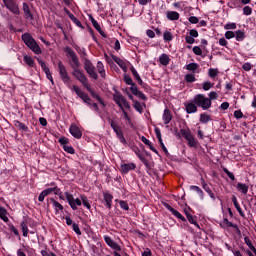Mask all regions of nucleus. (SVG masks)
I'll return each instance as SVG.
<instances>
[{
	"label": "nucleus",
	"mask_w": 256,
	"mask_h": 256,
	"mask_svg": "<svg viewBox=\"0 0 256 256\" xmlns=\"http://www.w3.org/2000/svg\"><path fill=\"white\" fill-rule=\"evenodd\" d=\"M66 53L69 55V57H71V61L73 63L71 65L73 69V77H75V79H77V81H79L83 85V87H85V89L89 91V93H91V85L89 84V79L87 78V76H85L83 70L79 69L81 67V62H79L77 54H75V51H73L71 47H66Z\"/></svg>",
	"instance_id": "obj_1"
},
{
	"label": "nucleus",
	"mask_w": 256,
	"mask_h": 256,
	"mask_svg": "<svg viewBox=\"0 0 256 256\" xmlns=\"http://www.w3.org/2000/svg\"><path fill=\"white\" fill-rule=\"evenodd\" d=\"M22 41L27 47H29V49H31V51H33V53H35L36 55H41V47H39V44H37V41L33 39V36H31V34L24 33L22 35Z\"/></svg>",
	"instance_id": "obj_2"
},
{
	"label": "nucleus",
	"mask_w": 256,
	"mask_h": 256,
	"mask_svg": "<svg viewBox=\"0 0 256 256\" xmlns=\"http://www.w3.org/2000/svg\"><path fill=\"white\" fill-rule=\"evenodd\" d=\"M193 103H195L197 107H201L204 111L211 107V100L203 94H197L193 99Z\"/></svg>",
	"instance_id": "obj_3"
},
{
	"label": "nucleus",
	"mask_w": 256,
	"mask_h": 256,
	"mask_svg": "<svg viewBox=\"0 0 256 256\" xmlns=\"http://www.w3.org/2000/svg\"><path fill=\"white\" fill-rule=\"evenodd\" d=\"M58 71H59L60 79L63 81V83L68 87H70V89H72L71 77H69V74L67 73V68L65 67V65H63V62L61 61L58 63Z\"/></svg>",
	"instance_id": "obj_4"
},
{
	"label": "nucleus",
	"mask_w": 256,
	"mask_h": 256,
	"mask_svg": "<svg viewBox=\"0 0 256 256\" xmlns=\"http://www.w3.org/2000/svg\"><path fill=\"white\" fill-rule=\"evenodd\" d=\"M84 69L86 73L91 77L92 79H99V75L95 71V66H93V63H91V60L84 58Z\"/></svg>",
	"instance_id": "obj_5"
},
{
	"label": "nucleus",
	"mask_w": 256,
	"mask_h": 256,
	"mask_svg": "<svg viewBox=\"0 0 256 256\" xmlns=\"http://www.w3.org/2000/svg\"><path fill=\"white\" fill-rule=\"evenodd\" d=\"M113 100L115 101V103L118 105V107H120V109H131V105H129V102L127 101V99H125V96L116 93L113 95Z\"/></svg>",
	"instance_id": "obj_6"
},
{
	"label": "nucleus",
	"mask_w": 256,
	"mask_h": 256,
	"mask_svg": "<svg viewBox=\"0 0 256 256\" xmlns=\"http://www.w3.org/2000/svg\"><path fill=\"white\" fill-rule=\"evenodd\" d=\"M110 126L113 129L114 133L116 134L117 139H119L120 143H127V140L125 139V136L123 135V130L121 129V126H119L115 121H110Z\"/></svg>",
	"instance_id": "obj_7"
},
{
	"label": "nucleus",
	"mask_w": 256,
	"mask_h": 256,
	"mask_svg": "<svg viewBox=\"0 0 256 256\" xmlns=\"http://www.w3.org/2000/svg\"><path fill=\"white\" fill-rule=\"evenodd\" d=\"M180 133H181L182 137H184V139H186V141H188V144L191 147H197V140H195V137L191 133V130L181 129Z\"/></svg>",
	"instance_id": "obj_8"
},
{
	"label": "nucleus",
	"mask_w": 256,
	"mask_h": 256,
	"mask_svg": "<svg viewBox=\"0 0 256 256\" xmlns=\"http://www.w3.org/2000/svg\"><path fill=\"white\" fill-rule=\"evenodd\" d=\"M71 90L74 91L76 95H78V97H80V99L84 101V103H86L87 105H91V98L89 97V95L81 91V89L78 86L73 85Z\"/></svg>",
	"instance_id": "obj_9"
},
{
	"label": "nucleus",
	"mask_w": 256,
	"mask_h": 256,
	"mask_svg": "<svg viewBox=\"0 0 256 256\" xmlns=\"http://www.w3.org/2000/svg\"><path fill=\"white\" fill-rule=\"evenodd\" d=\"M5 7H7L11 13L14 15H19L21 12L19 11V5L15 0H3Z\"/></svg>",
	"instance_id": "obj_10"
},
{
	"label": "nucleus",
	"mask_w": 256,
	"mask_h": 256,
	"mask_svg": "<svg viewBox=\"0 0 256 256\" xmlns=\"http://www.w3.org/2000/svg\"><path fill=\"white\" fill-rule=\"evenodd\" d=\"M69 131L72 137L75 139H81V137H83V132H81V129H79V127H77L75 124L70 126Z\"/></svg>",
	"instance_id": "obj_11"
},
{
	"label": "nucleus",
	"mask_w": 256,
	"mask_h": 256,
	"mask_svg": "<svg viewBox=\"0 0 256 256\" xmlns=\"http://www.w3.org/2000/svg\"><path fill=\"white\" fill-rule=\"evenodd\" d=\"M104 241L108 245V247H111V249H114V251H121V246L117 244L111 237L104 236Z\"/></svg>",
	"instance_id": "obj_12"
},
{
	"label": "nucleus",
	"mask_w": 256,
	"mask_h": 256,
	"mask_svg": "<svg viewBox=\"0 0 256 256\" xmlns=\"http://www.w3.org/2000/svg\"><path fill=\"white\" fill-rule=\"evenodd\" d=\"M130 71H131L133 77L136 79V81H138V85L143 87V89H147V84L143 82V80L141 79V76H139V73L137 72L135 67L132 66L130 68Z\"/></svg>",
	"instance_id": "obj_13"
},
{
	"label": "nucleus",
	"mask_w": 256,
	"mask_h": 256,
	"mask_svg": "<svg viewBox=\"0 0 256 256\" xmlns=\"http://www.w3.org/2000/svg\"><path fill=\"white\" fill-rule=\"evenodd\" d=\"M112 59L120 66V69H122L124 73H127V62H125V60L117 57L116 55H112Z\"/></svg>",
	"instance_id": "obj_14"
},
{
	"label": "nucleus",
	"mask_w": 256,
	"mask_h": 256,
	"mask_svg": "<svg viewBox=\"0 0 256 256\" xmlns=\"http://www.w3.org/2000/svg\"><path fill=\"white\" fill-rule=\"evenodd\" d=\"M130 91L131 93H133L136 97H139V99H142V101H147V96L139 91V89L137 88V86H132L130 87Z\"/></svg>",
	"instance_id": "obj_15"
},
{
	"label": "nucleus",
	"mask_w": 256,
	"mask_h": 256,
	"mask_svg": "<svg viewBox=\"0 0 256 256\" xmlns=\"http://www.w3.org/2000/svg\"><path fill=\"white\" fill-rule=\"evenodd\" d=\"M162 119H163L165 125H169V123H171V120L173 119V114H171L170 109L166 108L164 110Z\"/></svg>",
	"instance_id": "obj_16"
},
{
	"label": "nucleus",
	"mask_w": 256,
	"mask_h": 256,
	"mask_svg": "<svg viewBox=\"0 0 256 256\" xmlns=\"http://www.w3.org/2000/svg\"><path fill=\"white\" fill-rule=\"evenodd\" d=\"M71 209H73V211H77V206L75 205V198L73 197L72 194H70L69 192H65L64 193Z\"/></svg>",
	"instance_id": "obj_17"
},
{
	"label": "nucleus",
	"mask_w": 256,
	"mask_h": 256,
	"mask_svg": "<svg viewBox=\"0 0 256 256\" xmlns=\"http://www.w3.org/2000/svg\"><path fill=\"white\" fill-rule=\"evenodd\" d=\"M89 19H90L94 29H96V31H98V33H100V35H102V37H107V35H105V32H103V30L101 29V26L99 25L97 20H95V18H93V16H90Z\"/></svg>",
	"instance_id": "obj_18"
},
{
	"label": "nucleus",
	"mask_w": 256,
	"mask_h": 256,
	"mask_svg": "<svg viewBox=\"0 0 256 256\" xmlns=\"http://www.w3.org/2000/svg\"><path fill=\"white\" fill-rule=\"evenodd\" d=\"M23 11L26 19H30V21H33V13H31V9L29 8V5L27 3H23Z\"/></svg>",
	"instance_id": "obj_19"
},
{
	"label": "nucleus",
	"mask_w": 256,
	"mask_h": 256,
	"mask_svg": "<svg viewBox=\"0 0 256 256\" xmlns=\"http://www.w3.org/2000/svg\"><path fill=\"white\" fill-rule=\"evenodd\" d=\"M50 201L52 203V206L55 209V214L58 215L59 211L63 212V205L59 203L57 200L50 198Z\"/></svg>",
	"instance_id": "obj_20"
},
{
	"label": "nucleus",
	"mask_w": 256,
	"mask_h": 256,
	"mask_svg": "<svg viewBox=\"0 0 256 256\" xmlns=\"http://www.w3.org/2000/svg\"><path fill=\"white\" fill-rule=\"evenodd\" d=\"M236 188L243 195H247V193L249 192V186H247V184H244L241 182H238V184L236 185Z\"/></svg>",
	"instance_id": "obj_21"
},
{
	"label": "nucleus",
	"mask_w": 256,
	"mask_h": 256,
	"mask_svg": "<svg viewBox=\"0 0 256 256\" xmlns=\"http://www.w3.org/2000/svg\"><path fill=\"white\" fill-rule=\"evenodd\" d=\"M232 203L234 204V207L238 211L239 215L241 217H245V213H243V210L241 209V206L239 205V202L237 201L236 196H232Z\"/></svg>",
	"instance_id": "obj_22"
},
{
	"label": "nucleus",
	"mask_w": 256,
	"mask_h": 256,
	"mask_svg": "<svg viewBox=\"0 0 256 256\" xmlns=\"http://www.w3.org/2000/svg\"><path fill=\"white\" fill-rule=\"evenodd\" d=\"M185 107H186V113L188 114L197 113V104H195V102L185 104Z\"/></svg>",
	"instance_id": "obj_23"
},
{
	"label": "nucleus",
	"mask_w": 256,
	"mask_h": 256,
	"mask_svg": "<svg viewBox=\"0 0 256 256\" xmlns=\"http://www.w3.org/2000/svg\"><path fill=\"white\" fill-rule=\"evenodd\" d=\"M141 141H142V143H144V145H147L149 147V149H151L153 151V153H156V155L159 153L157 151V149L154 148V146L151 143V141H149V139H147L145 136L141 137Z\"/></svg>",
	"instance_id": "obj_24"
},
{
	"label": "nucleus",
	"mask_w": 256,
	"mask_h": 256,
	"mask_svg": "<svg viewBox=\"0 0 256 256\" xmlns=\"http://www.w3.org/2000/svg\"><path fill=\"white\" fill-rule=\"evenodd\" d=\"M135 167H137L135 163L122 164L121 170L123 171V173H127L128 171H133Z\"/></svg>",
	"instance_id": "obj_25"
},
{
	"label": "nucleus",
	"mask_w": 256,
	"mask_h": 256,
	"mask_svg": "<svg viewBox=\"0 0 256 256\" xmlns=\"http://www.w3.org/2000/svg\"><path fill=\"white\" fill-rule=\"evenodd\" d=\"M104 201L106 203V207L108 209H111V203H113V195H111L110 193H104Z\"/></svg>",
	"instance_id": "obj_26"
},
{
	"label": "nucleus",
	"mask_w": 256,
	"mask_h": 256,
	"mask_svg": "<svg viewBox=\"0 0 256 256\" xmlns=\"http://www.w3.org/2000/svg\"><path fill=\"white\" fill-rule=\"evenodd\" d=\"M166 17L169 19V21H178L179 14L176 11H168Z\"/></svg>",
	"instance_id": "obj_27"
},
{
	"label": "nucleus",
	"mask_w": 256,
	"mask_h": 256,
	"mask_svg": "<svg viewBox=\"0 0 256 256\" xmlns=\"http://www.w3.org/2000/svg\"><path fill=\"white\" fill-rule=\"evenodd\" d=\"M159 61L161 63V65H164V67H167V65H169L171 58H169V55L167 54H162L159 57Z\"/></svg>",
	"instance_id": "obj_28"
},
{
	"label": "nucleus",
	"mask_w": 256,
	"mask_h": 256,
	"mask_svg": "<svg viewBox=\"0 0 256 256\" xmlns=\"http://www.w3.org/2000/svg\"><path fill=\"white\" fill-rule=\"evenodd\" d=\"M14 127L19 129V131H24V132L29 131V127H27V125L21 123L19 120L14 121Z\"/></svg>",
	"instance_id": "obj_29"
},
{
	"label": "nucleus",
	"mask_w": 256,
	"mask_h": 256,
	"mask_svg": "<svg viewBox=\"0 0 256 256\" xmlns=\"http://www.w3.org/2000/svg\"><path fill=\"white\" fill-rule=\"evenodd\" d=\"M96 68L102 79H105V66L103 65V62L98 61Z\"/></svg>",
	"instance_id": "obj_30"
},
{
	"label": "nucleus",
	"mask_w": 256,
	"mask_h": 256,
	"mask_svg": "<svg viewBox=\"0 0 256 256\" xmlns=\"http://www.w3.org/2000/svg\"><path fill=\"white\" fill-rule=\"evenodd\" d=\"M20 227H21L22 232H23V237H27L29 235V227L27 226V219H24L21 222Z\"/></svg>",
	"instance_id": "obj_31"
},
{
	"label": "nucleus",
	"mask_w": 256,
	"mask_h": 256,
	"mask_svg": "<svg viewBox=\"0 0 256 256\" xmlns=\"http://www.w3.org/2000/svg\"><path fill=\"white\" fill-rule=\"evenodd\" d=\"M0 219L5 223H9V217H7V210L0 206Z\"/></svg>",
	"instance_id": "obj_32"
},
{
	"label": "nucleus",
	"mask_w": 256,
	"mask_h": 256,
	"mask_svg": "<svg viewBox=\"0 0 256 256\" xmlns=\"http://www.w3.org/2000/svg\"><path fill=\"white\" fill-rule=\"evenodd\" d=\"M202 187L204 189V191H206V193H208L209 197L211 199H213V201H215V194L213 193V191L211 190V188H209V185H207V183H203Z\"/></svg>",
	"instance_id": "obj_33"
},
{
	"label": "nucleus",
	"mask_w": 256,
	"mask_h": 256,
	"mask_svg": "<svg viewBox=\"0 0 256 256\" xmlns=\"http://www.w3.org/2000/svg\"><path fill=\"white\" fill-rule=\"evenodd\" d=\"M135 153L137 157L140 159V161H142V163H144L147 167V165H149V162L147 161V158H145V155H143V153H141L139 149H137Z\"/></svg>",
	"instance_id": "obj_34"
},
{
	"label": "nucleus",
	"mask_w": 256,
	"mask_h": 256,
	"mask_svg": "<svg viewBox=\"0 0 256 256\" xmlns=\"http://www.w3.org/2000/svg\"><path fill=\"white\" fill-rule=\"evenodd\" d=\"M185 69H187V71H192V73H195V71H197L199 69V64L190 63L185 66Z\"/></svg>",
	"instance_id": "obj_35"
},
{
	"label": "nucleus",
	"mask_w": 256,
	"mask_h": 256,
	"mask_svg": "<svg viewBox=\"0 0 256 256\" xmlns=\"http://www.w3.org/2000/svg\"><path fill=\"white\" fill-rule=\"evenodd\" d=\"M75 49L77 53H79L80 57L85 61V59H87V52L85 51V48L76 46Z\"/></svg>",
	"instance_id": "obj_36"
},
{
	"label": "nucleus",
	"mask_w": 256,
	"mask_h": 256,
	"mask_svg": "<svg viewBox=\"0 0 256 256\" xmlns=\"http://www.w3.org/2000/svg\"><path fill=\"white\" fill-rule=\"evenodd\" d=\"M184 79L186 83H195L197 81L194 74H186Z\"/></svg>",
	"instance_id": "obj_37"
},
{
	"label": "nucleus",
	"mask_w": 256,
	"mask_h": 256,
	"mask_svg": "<svg viewBox=\"0 0 256 256\" xmlns=\"http://www.w3.org/2000/svg\"><path fill=\"white\" fill-rule=\"evenodd\" d=\"M124 82L126 83V85H131V87H137V85H135V83H133V78H131V76L125 74L124 75Z\"/></svg>",
	"instance_id": "obj_38"
},
{
	"label": "nucleus",
	"mask_w": 256,
	"mask_h": 256,
	"mask_svg": "<svg viewBox=\"0 0 256 256\" xmlns=\"http://www.w3.org/2000/svg\"><path fill=\"white\" fill-rule=\"evenodd\" d=\"M24 62L29 67H34L35 66V60H33V58H31L30 56H24Z\"/></svg>",
	"instance_id": "obj_39"
},
{
	"label": "nucleus",
	"mask_w": 256,
	"mask_h": 256,
	"mask_svg": "<svg viewBox=\"0 0 256 256\" xmlns=\"http://www.w3.org/2000/svg\"><path fill=\"white\" fill-rule=\"evenodd\" d=\"M172 215H174V217H177V219H181V221H184V223H187V219H185V217L179 213V211L177 210H172Z\"/></svg>",
	"instance_id": "obj_40"
},
{
	"label": "nucleus",
	"mask_w": 256,
	"mask_h": 256,
	"mask_svg": "<svg viewBox=\"0 0 256 256\" xmlns=\"http://www.w3.org/2000/svg\"><path fill=\"white\" fill-rule=\"evenodd\" d=\"M209 121H211V117H209V115L206 113H202L200 115V123H209Z\"/></svg>",
	"instance_id": "obj_41"
},
{
	"label": "nucleus",
	"mask_w": 256,
	"mask_h": 256,
	"mask_svg": "<svg viewBox=\"0 0 256 256\" xmlns=\"http://www.w3.org/2000/svg\"><path fill=\"white\" fill-rule=\"evenodd\" d=\"M187 220L189 221V223H191L192 225H195V227H197L198 229L200 228L199 227V224L197 223V220L195 219V216L193 215H188L187 217Z\"/></svg>",
	"instance_id": "obj_42"
},
{
	"label": "nucleus",
	"mask_w": 256,
	"mask_h": 256,
	"mask_svg": "<svg viewBox=\"0 0 256 256\" xmlns=\"http://www.w3.org/2000/svg\"><path fill=\"white\" fill-rule=\"evenodd\" d=\"M191 191H196L198 193L199 197L203 199V190L199 188V186H190Z\"/></svg>",
	"instance_id": "obj_43"
},
{
	"label": "nucleus",
	"mask_w": 256,
	"mask_h": 256,
	"mask_svg": "<svg viewBox=\"0 0 256 256\" xmlns=\"http://www.w3.org/2000/svg\"><path fill=\"white\" fill-rule=\"evenodd\" d=\"M223 224L226 225L227 227H233V229H238L237 224H233V222H230L227 218L223 220Z\"/></svg>",
	"instance_id": "obj_44"
},
{
	"label": "nucleus",
	"mask_w": 256,
	"mask_h": 256,
	"mask_svg": "<svg viewBox=\"0 0 256 256\" xmlns=\"http://www.w3.org/2000/svg\"><path fill=\"white\" fill-rule=\"evenodd\" d=\"M63 149H64V151H66V153H69L70 155L75 154V149L73 148V146L64 145Z\"/></svg>",
	"instance_id": "obj_45"
},
{
	"label": "nucleus",
	"mask_w": 256,
	"mask_h": 256,
	"mask_svg": "<svg viewBox=\"0 0 256 256\" xmlns=\"http://www.w3.org/2000/svg\"><path fill=\"white\" fill-rule=\"evenodd\" d=\"M91 95L92 97H94V99H97V101H99V103L101 105H103V107H105V102H103V99H101V96H99L98 94H95V92L93 90H91Z\"/></svg>",
	"instance_id": "obj_46"
},
{
	"label": "nucleus",
	"mask_w": 256,
	"mask_h": 256,
	"mask_svg": "<svg viewBox=\"0 0 256 256\" xmlns=\"http://www.w3.org/2000/svg\"><path fill=\"white\" fill-rule=\"evenodd\" d=\"M245 39V33L241 30L236 32V41H243Z\"/></svg>",
	"instance_id": "obj_47"
},
{
	"label": "nucleus",
	"mask_w": 256,
	"mask_h": 256,
	"mask_svg": "<svg viewBox=\"0 0 256 256\" xmlns=\"http://www.w3.org/2000/svg\"><path fill=\"white\" fill-rule=\"evenodd\" d=\"M81 200L85 208L91 209V204L89 203V199H87V197L81 196Z\"/></svg>",
	"instance_id": "obj_48"
},
{
	"label": "nucleus",
	"mask_w": 256,
	"mask_h": 256,
	"mask_svg": "<svg viewBox=\"0 0 256 256\" xmlns=\"http://www.w3.org/2000/svg\"><path fill=\"white\" fill-rule=\"evenodd\" d=\"M134 109H136L138 113H143V106L139 101H134Z\"/></svg>",
	"instance_id": "obj_49"
},
{
	"label": "nucleus",
	"mask_w": 256,
	"mask_h": 256,
	"mask_svg": "<svg viewBox=\"0 0 256 256\" xmlns=\"http://www.w3.org/2000/svg\"><path fill=\"white\" fill-rule=\"evenodd\" d=\"M163 37L164 41H173V34L169 31L164 32Z\"/></svg>",
	"instance_id": "obj_50"
},
{
	"label": "nucleus",
	"mask_w": 256,
	"mask_h": 256,
	"mask_svg": "<svg viewBox=\"0 0 256 256\" xmlns=\"http://www.w3.org/2000/svg\"><path fill=\"white\" fill-rule=\"evenodd\" d=\"M39 65H41L42 70L44 71V73H49V67H47V64H45V62L43 60H38Z\"/></svg>",
	"instance_id": "obj_51"
},
{
	"label": "nucleus",
	"mask_w": 256,
	"mask_h": 256,
	"mask_svg": "<svg viewBox=\"0 0 256 256\" xmlns=\"http://www.w3.org/2000/svg\"><path fill=\"white\" fill-rule=\"evenodd\" d=\"M72 229L76 235H81V229L79 228V224L73 223L72 224Z\"/></svg>",
	"instance_id": "obj_52"
},
{
	"label": "nucleus",
	"mask_w": 256,
	"mask_h": 256,
	"mask_svg": "<svg viewBox=\"0 0 256 256\" xmlns=\"http://www.w3.org/2000/svg\"><path fill=\"white\" fill-rule=\"evenodd\" d=\"M212 87H213V83H211V82H204L203 86H202V89L204 91H209V89H212Z\"/></svg>",
	"instance_id": "obj_53"
},
{
	"label": "nucleus",
	"mask_w": 256,
	"mask_h": 256,
	"mask_svg": "<svg viewBox=\"0 0 256 256\" xmlns=\"http://www.w3.org/2000/svg\"><path fill=\"white\" fill-rule=\"evenodd\" d=\"M219 71L217 69L210 68L208 71L209 77L215 78L217 77Z\"/></svg>",
	"instance_id": "obj_54"
},
{
	"label": "nucleus",
	"mask_w": 256,
	"mask_h": 256,
	"mask_svg": "<svg viewBox=\"0 0 256 256\" xmlns=\"http://www.w3.org/2000/svg\"><path fill=\"white\" fill-rule=\"evenodd\" d=\"M244 15H251L253 13V9L250 6H245L243 8Z\"/></svg>",
	"instance_id": "obj_55"
},
{
	"label": "nucleus",
	"mask_w": 256,
	"mask_h": 256,
	"mask_svg": "<svg viewBox=\"0 0 256 256\" xmlns=\"http://www.w3.org/2000/svg\"><path fill=\"white\" fill-rule=\"evenodd\" d=\"M193 53H194V55H203V50H201V48L199 46H194Z\"/></svg>",
	"instance_id": "obj_56"
},
{
	"label": "nucleus",
	"mask_w": 256,
	"mask_h": 256,
	"mask_svg": "<svg viewBox=\"0 0 256 256\" xmlns=\"http://www.w3.org/2000/svg\"><path fill=\"white\" fill-rule=\"evenodd\" d=\"M120 207H121V209H124V211H129V204H127L126 201L121 200Z\"/></svg>",
	"instance_id": "obj_57"
},
{
	"label": "nucleus",
	"mask_w": 256,
	"mask_h": 256,
	"mask_svg": "<svg viewBox=\"0 0 256 256\" xmlns=\"http://www.w3.org/2000/svg\"><path fill=\"white\" fill-rule=\"evenodd\" d=\"M217 97H219V95H217V92L212 91V92L209 93V98L208 99L210 101H215V99H217Z\"/></svg>",
	"instance_id": "obj_58"
},
{
	"label": "nucleus",
	"mask_w": 256,
	"mask_h": 256,
	"mask_svg": "<svg viewBox=\"0 0 256 256\" xmlns=\"http://www.w3.org/2000/svg\"><path fill=\"white\" fill-rule=\"evenodd\" d=\"M244 243H246L247 247H249V249H252L253 246V243L251 242V239L249 237H245L244 238Z\"/></svg>",
	"instance_id": "obj_59"
},
{
	"label": "nucleus",
	"mask_w": 256,
	"mask_h": 256,
	"mask_svg": "<svg viewBox=\"0 0 256 256\" xmlns=\"http://www.w3.org/2000/svg\"><path fill=\"white\" fill-rule=\"evenodd\" d=\"M224 173H226V175H228L229 179H231V181H235V175H233V173H231L227 168H224Z\"/></svg>",
	"instance_id": "obj_60"
},
{
	"label": "nucleus",
	"mask_w": 256,
	"mask_h": 256,
	"mask_svg": "<svg viewBox=\"0 0 256 256\" xmlns=\"http://www.w3.org/2000/svg\"><path fill=\"white\" fill-rule=\"evenodd\" d=\"M234 117L236 119H243V112H241V110L234 111Z\"/></svg>",
	"instance_id": "obj_61"
},
{
	"label": "nucleus",
	"mask_w": 256,
	"mask_h": 256,
	"mask_svg": "<svg viewBox=\"0 0 256 256\" xmlns=\"http://www.w3.org/2000/svg\"><path fill=\"white\" fill-rule=\"evenodd\" d=\"M59 143L61 144V145H64V147H65V145H67L68 143H69V139L68 138H66V137H61V138H59Z\"/></svg>",
	"instance_id": "obj_62"
},
{
	"label": "nucleus",
	"mask_w": 256,
	"mask_h": 256,
	"mask_svg": "<svg viewBox=\"0 0 256 256\" xmlns=\"http://www.w3.org/2000/svg\"><path fill=\"white\" fill-rule=\"evenodd\" d=\"M224 29H227V30H229V29H237V24H235V23H228V24H226L224 26Z\"/></svg>",
	"instance_id": "obj_63"
},
{
	"label": "nucleus",
	"mask_w": 256,
	"mask_h": 256,
	"mask_svg": "<svg viewBox=\"0 0 256 256\" xmlns=\"http://www.w3.org/2000/svg\"><path fill=\"white\" fill-rule=\"evenodd\" d=\"M225 37H226V39H233V37H235V32H233V31H227V32L225 33Z\"/></svg>",
	"instance_id": "obj_64"
}]
</instances>
